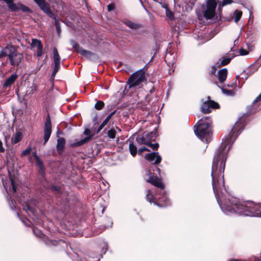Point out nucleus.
Returning <instances> with one entry per match:
<instances>
[{"mask_svg":"<svg viewBox=\"0 0 261 261\" xmlns=\"http://www.w3.org/2000/svg\"><path fill=\"white\" fill-rule=\"evenodd\" d=\"M245 126V119L240 118L217 150L212 167V186L220 207L226 215L238 214L261 217V203L241 202L237 198L230 196L224 186L223 172L227 153Z\"/></svg>","mask_w":261,"mask_h":261,"instance_id":"1","label":"nucleus"},{"mask_svg":"<svg viewBox=\"0 0 261 261\" xmlns=\"http://www.w3.org/2000/svg\"><path fill=\"white\" fill-rule=\"evenodd\" d=\"M145 179L147 182L161 189L160 194H156L155 196L152 195L151 191L148 190L146 196L147 200L150 203L153 202L154 205H157L159 207H166L170 205V201L167 194L163 191L164 185L161 180L157 177L153 176L149 171H146Z\"/></svg>","mask_w":261,"mask_h":261,"instance_id":"2","label":"nucleus"},{"mask_svg":"<svg viewBox=\"0 0 261 261\" xmlns=\"http://www.w3.org/2000/svg\"><path fill=\"white\" fill-rule=\"evenodd\" d=\"M198 123L194 129L195 134L202 142L207 143L211 140V118L209 116L203 117Z\"/></svg>","mask_w":261,"mask_h":261,"instance_id":"3","label":"nucleus"},{"mask_svg":"<svg viewBox=\"0 0 261 261\" xmlns=\"http://www.w3.org/2000/svg\"><path fill=\"white\" fill-rule=\"evenodd\" d=\"M8 57L11 65L18 66L23 60L22 54L19 53L16 47L7 45L0 51V59Z\"/></svg>","mask_w":261,"mask_h":261,"instance_id":"4","label":"nucleus"},{"mask_svg":"<svg viewBox=\"0 0 261 261\" xmlns=\"http://www.w3.org/2000/svg\"><path fill=\"white\" fill-rule=\"evenodd\" d=\"M3 185L7 193V200L10 208L14 210L16 207L17 204L14 197H15V193L16 192V180L14 177H10L11 186L8 184L7 180L2 178Z\"/></svg>","mask_w":261,"mask_h":261,"instance_id":"5","label":"nucleus"},{"mask_svg":"<svg viewBox=\"0 0 261 261\" xmlns=\"http://www.w3.org/2000/svg\"><path fill=\"white\" fill-rule=\"evenodd\" d=\"M145 80V72L142 69H140L131 75L127 81V84L129 88L140 87Z\"/></svg>","mask_w":261,"mask_h":261,"instance_id":"6","label":"nucleus"},{"mask_svg":"<svg viewBox=\"0 0 261 261\" xmlns=\"http://www.w3.org/2000/svg\"><path fill=\"white\" fill-rule=\"evenodd\" d=\"M218 3V0H207L205 6H202V12L205 18L206 19L214 18Z\"/></svg>","mask_w":261,"mask_h":261,"instance_id":"7","label":"nucleus"},{"mask_svg":"<svg viewBox=\"0 0 261 261\" xmlns=\"http://www.w3.org/2000/svg\"><path fill=\"white\" fill-rule=\"evenodd\" d=\"M38 5L39 8L45 13L48 17L53 19H56V15L51 10L49 4L45 0H33Z\"/></svg>","mask_w":261,"mask_h":261,"instance_id":"8","label":"nucleus"},{"mask_svg":"<svg viewBox=\"0 0 261 261\" xmlns=\"http://www.w3.org/2000/svg\"><path fill=\"white\" fill-rule=\"evenodd\" d=\"M156 134L155 132H151L149 133H143L141 137L137 138V141L139 144L148 145L151 141L155 140Z\"/></svg>","mask_w":261,"mask_h":261,"instance_id":"9","label":"nucleus"},{"mask_svg":"<svg viewBox=\"0 0 261 261\" xmlns=\"http://www.w3.org/2000/svg\"><path fill=\"white\" fill-rule=\"evenodd\" d=\"M219 107V104L217 102L209 99L202 103L201 110L204 113H208L211 112L212 109L218 108Z\"/></svg>","mask_w":261,"mask_h":261,"instance_id":"10","label":"nucleus"},{"mask_svg":"<svg viewBox=\"0 0 261 261\" xmlns=\"http://www.w3.org/2000/svg\"><path fill=\"white\" fill-rule=\"evenodd\" d=\"M53 60L54 64V71L51 74V79H54L60 69V57L57 49L56 47L53 48Z\"/></svg>","mask_w":261,"mask_h":261,"instance_id":"11","label":"nucleus"},{"mask_svg":"<svg viewBox=\"0 0 261 261\" xmlns=\"http://www.w3.org/2000/svg\"><path fill=\"white\" fill-rule=\"evenodd\" d=\"M51 133V124L49 115L48 114L45 123L44 128V144H45L49 140Z\"/></svg>","mask_w":261,"mask_h":261,"instance_id":"12","label":"nucleus"},{"mask_svg":"<svg viewBox=\"0 0 261 261\" xmlns=\"http://www.w3.org/2000/svg\"><path fill=\"white\" fill-rule=\"evenodd\" d=\"M84 134L87 136L85 138L81 139L80 141L75 142L70 144V146L72 147H75L81 146L82 145L89 142L92 138V135L91 134V130L89 128H86L84 130Z\"/></svg>","mask_w":261,"mask_h":261,"instance_id":"13","label":"nucleus"},{"mask_svg":"<svg viewBox=\"0 0 261 261\" xmlns=\"http://www.w3.org/2000/svg\"><path fill=\"white\" fill-rule=\"evenodd\" d=\"M145 158L149 161L154 160V164H155L160 163L162 160L161 156L159 154V153L155 152L146 154Z\"/></svg>","mask_w":261,"mask_h":261,"instance_id":"14","label":"nucleus"},{"mask_svg":"<svg viewBox=\"0 0 261 261\" xmlns=\"http://www.w3.org/2000/svg\"><path fill=\"white\" fill-rule=\"evenodd\" d=\"M100 256L95 255L94 253H90L85 255L79 261H99Z\"/></svg>","mask_w":261,"mask_h":261,"instance_id":"15","label":"nucleus"},{"mask_svg":"<svg viewBox=\"0 0 261 261\" xmlns=\"http://www.w3.org/2000/svg\"><path fill=\"white\" fill-rule=\"evenodd\" d=\"M22 210L25 211L29 216H35V208L31 206V204L28 202H25L24 204H22Z\"/></svg>","mask_w":261,"mask_h":261,"instance_id":"16","label":"nucleus"},{"mask_svg":"<svg viewBox=\"0 0 261 261\" xmlns=\"http://www.w3.org/2000/svg\"><path fill=\"white\" fill-rule=\"evenodd\" d=\"M227 70L226 68H223L222 69L218 71V80L219 82L221 83H224L227 77Z\"/></svg>","mask_w":261,"mask_h":261,"instance_id":"17","label":"nucleus"},{"mask_svg":"<svg viewBox=\"0 0 261 261\" xmlns=\"http://www.w3.org/2000/svg\"><path fill=\"white\" fill-rule=\"evenodd\" d=\"M5 2L9 9L12 11H16L19 9V7L14 3V0H0Z\"/></svg>","mask_w":261,"mask_h":261,"instance_id":"18","label":"nucleus"},{"mask_svg":"<svg viewBox=\"0 0 261 261\" xmlns=\"http://www.w3.org/2000/svg\"><path fill=\"white\" fill-rule=\"evenodd\" d=\"M65 139L64 138H60L57 140V150L59 153H61L64 148Z\"/></svg>","mask_w":261,"mask_h":261,"instance_id":"19","label":"nucleus"},{"mask_svg":"<svg viewBox=\"0 0 261 261\" xmlns=\"http://www.w3.org/2000/svg\"><path fill=\"white\" fill-rule=\"evenodd\" d=\"M16 77L17 75L16 74H12L6 80L5 83L4 84L3 86L4 87H7L11 86L14 83L16 79Z\"/></svg>","mask_w":261,"mask_h":261,"instance_id":"20","label":"nucleus"},{"mask_svg":"<svg viewBox=\"0 0 261 261\" xmlns=\"http://www.w3.org/2000/svg\"><path fill=\"white\" fill-rule=\"evenodd\" d=\"M22 134L20 132H16L12 137V143L16 144L19 142L22 138Z\"/></svg>","mask_w":261,"mask_h":261,"instance_id":"21","label":"nucleus"},{"mask_svg":"<svg viewBox=\"0 0 261 261\" xmlns=\"http://www.w3.org/2000/svg\"><path fill=\"white\" fill-rule=\"evenodd\" d=\"M230 60L231 59L230 58L224 57L221 59L219 60L217 64H218V66H224L229 63L230 61Z\"/></svg>","mask_w":261,"mask_h":261,"instance_id":"22","label":"nucleus"},{"mask_svg":"<svg viewBox=\"0 0 261 261\" xmlns=\"http://www.w3.org/2000/svg\"><path fill=\"white\" fill-rule=\"evenodd\" d=\"M42 46V45L41 42L40 40H39L37 39H32V43H31L32 48H34V49H37Z\"/></svg>","mask_w":261,"mask_h":261,"instance_id":"23","label":"nucleus"},{"mask_svg":"<svg viewBox=\"0 0 261 261\" xmlns=\"http://www.w3.org/2000/svg\"><path fill=\"white\" fill-rule=\"evenodd\" d=\"M261 101V93L254 100L253 103H252V107H253V109H254V112L256 111L257 110L259 106V105L257 103Z\"/></svg>","mask_w":261,"mask_h":261,"instance_id":"24","label":"nucleus"},{"mask_svg":"<svg viewBox=\"0 0 261 261\" xmlns=\"http://www.w3.org/2000/svg\"><path fill=\"white\" fill-rule=\"evenodd\" d=\"M129 149L130 154L133 156H135L137 154V147L133 142L129 143Z\"/></svg>","mask_w":261,"mask_h":261,"instance_id":"25","label":"nucleus"},{"mask_svg":"<svg viewBox=\"0 0 261 261\" xmlns=\"http://www.w3.org/2000/svg\"><path fill=\"white\" fill-rule=\"evenodd\" d=\"M232 3V0H223V1L222 2H220L219 3L218 11L220 12L221 11L222 7H223L227 5L230 4Z\"/></svg>","mask_w":261,"mask_h":261,"instance_id":"26","label":"nucleus"},{"mask_svg":"<svg viewBox=\"0 0 261 261\" xmlns=\"http://www.w3.org/2000/svg\"><path fill=\"white\" fill-rule=\"evenodd\" d=\"M37 86L36 85L32 84V85L28 87L27 90L26 94L28 95H31L33 94L34 91L36 90Z\"/></svg>","mask_w":261,"mask_h":261,"instance_id":"27","label":"nucleus"},{"mask_svg":"<svg viewBox=\"0 0 261 261\" xmlns=\"http://www.w3.org/2000/svg\"><path fill=\"white\" fill-rule=\"evenodd\" d=\"M36 166L40 169V173L43 175L44 174V166L42 161L39 158L38 160H36Z\"/></svg>","mask_w":261,"mask_h":261,"instance_id":"28","label":"nucleus"},{"mask_svg":"<svg viewBox=\"0 0 261 261\" xmlns=\"http://www.w3.org/2000/svg\"><path fill=\"white\" fill-rule=\"evenodd\" d=\"M242 15V12L241 11L239 10H236L234 12V21L235 22L237 23L240 19L241 18Z\"/></svg>","mask_w":261,"mask_h":261,"instance_id":"29","label":"nucleus"},{"mask_svg":"<svg viewBox=\"0 0 261 261\" xmlns=\"http://www.w3.org/2000/svg\"><path fill=\"white\" fill-rule=\"evenodd\" d=\"M79 51L81 55L87 57H90L92 55V53L91 52L85 50L83 48L79 49Z\"/></svg>","mask_w":261,"mask_h":261,"instance_id":"30","label":"nucleus"},{"mask_svg":"<svg viewBox=\"0 0 261 261\" xmlns=\"http://www.w3.org/2000/svg\"><path fill=\"white\" fill-rule=\"evenodd\" d=\"M116 132L113 128H112V129H110L109 130H108V132L107 133L108 136L111 139H114L116 136Z\"/></svg>","mask_w":261,"mask_h":261,"instance_id":"31","label":"nucleus"},{"mask_svg":"<svg viewBox=\"0 0 261 261\" xmlns=\"http://www.w3.org/2000/svg\"><path fill=\"white\" fill-rule=\"evenodd\" d=\"M32 151V147L29 146L27 147V149L23 150L21 153V156H27L30 154L31 152Z\"/></svg>","mask_w":261,"mask_h":261,"instance_id":"32","label":"nucleus"},{"mask_svg":"<svg viewBox=\"0 0 261 261\" xmlns=\"http://www.w3.org/2000/svg\"><path fill=\"white\" fill-rule=\"evenodd\" d=\"M166 9V16L170 19L172 20L174 19V14L171 12L167 7H164Z\"/></svg>","mask_w":261,"mask_h":261,"instance_id":"33","label":"nucleus"},{"mask_svg":"<svg viewBox=\"0 0 261 261\" xmlns=\"http://www.w3.org/2000/svg\"><path fill=\"white\" fill-rule=\"evenodd\" d=\"M104 102L102 101H98L95 105V108L96 110H100L104 106Z\"/></svg>","mask_w":261,"mask_h":261,"instance_id":"34","label":"nucleus"},{"mask_svg":"<svg viewBox=\"0 0 261 261\" xmlns=\"http://www.w3.org/2000/svg\"><path fill=\"white\" fill-rule=\"evenodd\" d=\"M126 24L129 28L131 29H136L138 27V25L132 21H129L126 22Z\"/></svg>","mask_w":261,"mask_h":261,"instance_id":"35","label":"nucleus"},{"mask_svg":"<svg viewBox=\"0 0 261 261\" xmlns=\"http://www.w3.org/2000/svg\"><path fill=\"white\" fill-rule=\"evenodd\" d=\"M55 20V25L56 26L57 32L58 34L60 33L61 31V28H60V24L59 22V20L57 19L56 18V19H54Z\"/></svg>","mask_w":261,"mask_h":261,"instance_id":"36","label":"nucleus"},{"mask_svg":"<svg viewBox=\"0 0 261 261\" xmlns=\"http://www.w3.org/2000/svg\"><path fill=\"white\" fill-rule=\"evenodd\" d=\"M116 111H113V112H112L111 114H110L104 120V121H103L106 124H107V123L109 122V121L110 120V119L112 118V117L113 116V115L115 113Z\"/></svg>","mask_w":261,"mask_h":261,"instance_id":"37","label":"nucleus"},{"mask_svg":"<svg viewBox=\"0 0 261 261\" xmlns=\"http://www.w3.org/2000/svg\"><path fill=\"white\" fill-rule=\"evenodd\" d=\"M116 111H113V112H112L111 114H110L104 120V121H103L106 124H107V123L109 122V121L110 120V119L112 118V117L113 116V115L115 113Z\"/></svg>","mask_w":261,"mask_h":261,"instance_id":"38","label":"nucleus"},{"mask_svg":"<svg viewBox=\"0 0 261 261\" xmlns=\"http://www.w3.org/2000/svg\"><path fill=\"white\" fill-rule=\"evenodd\" d=\"M116 111H113V112H112L111 114H110L104 120V121H103L106 124H107V123L109 122V121L110 120V119L112 118V117L113 116V115L115 113Z\"/></svg>","mask_w":261,"mask_h":261,"instance_id":"39","label":"nucleus"},{"mask_svg":"<svg viewBox=\"0 0 261 261\" xmlns=\"http://www.w3.org/2000/svg\"><path fill=\"white\" fill-rule=\"evenodd\" d=\"M116 111H113V112H112L111 114H110L104 120V121H103L106 124H107V123L109 122V121L110 120V119L112 118V117L113 116V115L115 113Z\"/></svg>","mask_w":261,"mask_h":261,"instance_id":"40","label":"nucleus"},{"mask_svg":"<svg viewBox=\"0 0 261 261\" xmlns=\"http://www.w3.org/2000/svg\"><path fill=\"white\" fill-rule=\"evenodd\" d=\"M33 231L34 234L36 235L37 237H41L42 233L40 230H38L37 229L34 228L33 229Z\"/></svg>","mask_w":261,"mask_h":261,"instance_id":"41","label":"nucleus"},{"mask_svg":"<svg viewBox=\"0 0 261 261\" xmlns=\"http://www.w3.org/2000/svg\"><path fill=\"white\" fill-rule=\"evenodd\" d=\"M37 57H41L43 54V47H41L39 48L36 49Z\"/></svg>","mask_w":261,"mask_h":261,"instance_id":"42","label":"nucleus"},{"mask_svg":"<svg viewBox=\"0 0 261 261\" xmlns=\"http://www.w3.org/2000/svg\"><path fill=\"white\" fill-rule=\"evenodd\" d=\"M147 145L151 147L153 149H157L159 147V144L157 143H155L154 144H152L150 142L149 143V144H148Z\"/></svg>","mask_w":261,"mask_h":261,"instance_id":"43","label":"nucleus"},{"mask_svg":"<svg viewBox=\"0 0 261 261\" xmlns=\"http://www.w3.org/2000/svg\"><path fill=\"white\" fill-rule=\"evenodd\" d=\"M240 54L242 56H245L248 54V51L245 49L241 48L239 50Z\"/></svg>","mask_w":261,"mask_h":261,"instance_id":"44","label":"nucleus"},{"mask_svg":"<svg viewBox=\"0 0 261 261\" xmlns=\"http://www.w3.org/2000/svg\"><path fill=\"white\" fill-rule=\"evenodd\" d=\"M218 66H216L215 65H213L211 67V74L212 75H214L216 73V70L217 69Z\"/></svg>","mask_w":261,"mask_h":261,"instance_id":"45","label":"nucleus"},{"mask_svg":"<svg viewBox=\"0 0 261 261\" xmlns=\"http://www.w3.org/2000/svg\"><path fill=\"white\" fill-rule=\"evenodd\" d=\"M221 89L223 93L227 95H230L231 93V91L229 90H227L223 88H221Z\"/></svg>","mask_w":261,"mask_h":261,"instance_id":"46","label":"nucleus"},{"mask_svg":"<svg viewBox=\"0 0 261 261\" xmlns=\"http://www.w3.org/2000/svg\"><path fill=\"white\" fill-rule=\"evenodd\" d=\"M108 249V245L107 243H104L102 246V252L103 254H105Z\"/></svg>","mask_w":261,"mask_h":261,"instance_id":"47","label":"nucleus"},{"mask_svg":"<svg viewBox=\"0 0 261 261\" xmlns=\"http://www.w3.org/2000/svg\"><path fill=\"white\" fill-rule=\"evenodd\" d=\"M108 11H111L115 9V5L114 4H111L107 7Z\"/></svg>","mask_w":261,"mask_h":261,"instance_id":"48","label":"nucleus"},{"mask_svg":"<svg viewBox=\"0 0 261 261\" xmlns=\"http://www.w3.org/2000/svg\"><path fill=\"white\" fill-rule=\"evenodd\" d=\"M106 124L103 122H102V123L100 125V126L98 127L97 130V133H98L100 131H101V130H102V129L103 128V127L106 125Z\"/></svg>","mask_w":261,"mask_h":261,"instance_id":"49","label":"nucleus"},{"mask_svg":"<svg viewBox=\"0 0 261 261\" xmlns=\"http://www.w3.org/2000/svg\"><path fill=\"white\" fill-rule=\"evenodd\" d=\"M145 151H149V149H147L145 147H143L139 148L138 150L139 153H141L142 152H143Z\"/></svg>","mask_w":261,"mask_h":261,"instance_id":"50","label":"nucleus"},{"mask_svg":"<svg viewBox=\"0 0 261 261\" xmlns=\"http://www.w3.org/2000/svg\"><path fill=\"white\" fill-rule=\"evenodd\" d=\"M71 44L74 48H76L78 46V44L73 40L71 41Z\"/></svg>","mask_w":261,"mask_h":261,"instance_id":"51","label":"nucleus"},{"mask_svg":"<svg viewBox=\"0 0 261 261\" xmlns=\"http://www.w3.org/2000/svg\"><path fill=\"white\" fill-rule=\"evenodd\" d=\"M5 151V148L4 147H3V143L0 140V152H4Z\"/></svg>","mask_w":261,"mask_h":261,"instance_id":"52","label":"nucleus"},{"mask_svg":"<svg viewBox=\"0 0 261 261\" xmlns=\"http://www.w3.org/2000/svg\"><path fill=\"white\" fill-rule=\"evenodd\" d=\"M50 188H51V190L53 191L59 192V189L56 186H51Z\"/></svg>","mask_w":261,"mask_h":261,"instance_id":"53","label":"nucleus"},{"mask_svg":"<svg viewBox=\"0 0 261 261\" xmlns=\"http://www.w3.org/2000/svg\"><path fill=\"white\" fill-rule=\"evenodd\" d=\"M22 6L23 7L22 10L23 12H30V10L28 7H25V6Z\"/></svg>","mask_w":261,"mask_h":261,"instance_id":"54","label":"nucleus"},{"mask_svg":"<svg viewBox=\"0 0 261 261\" xmlns=\"http://www.w3.org/2000/svg\"><path fill=\"white\" fill-rule=\"evenodd\" d=\"M32 154H33V155L34 156V157L35 158V160H38V159L39 158V156L37 154L36 151L33 152Z\"/></svg>","mask_w":261,"mask_h":261,"instance_id":"55","label":"nucleus"},{"mask_svg":"<svg viewBox=\"0 0 261 261\" xmlns=\"http://www.w3.org/2000/svg\"><path fill=\"white\" fill-rule=\"evenodd\" d=\"M256 70H257V68H256L254 69L252 71H250L249 72L248 71L249 74H251Z\"/></svg>","mask_w":261,"mask_h":261,"instance_id":"56","label":"nucleus"},{"mask_svg":"<svg viewBox=\"0 0 261 261\" xmlns=\"http://www.w3.org/2000/svg\"><path fill=\"white\" fill-rule=\"evenodd\" d=\"M116 128L117 129V130H118L119 132L121 131V129L119 128L118 127H116Z\"/></svg>","mask_w":261,"mask_h":261,"instance_id":"57","label":"nucleus"},{"mask_svg":"<svg viewBox=\"0 0 261 261\" xmlns=\"http://www.w3.org/2000/svg\"><path fill=\"white\" fill-rule=\"evenodd\" d=\"M253 67H254L253 66H251V67H250V70H251V69H252V68H253Z\"/></svg>","mask_w":261,"mask_h":261,"instance_id":"58","label":"nucleus"},{"mask_svg":"<svg viewBox=\"0 0 261 261\" xmlns=\"http://www.w3.org/2000/svg\"><path fill=\"white\" fill-rule=\"evenodd\" d=\"M157 170H158V171L159 172H160V169L159 168H157Z\"/></svg>","mask_w":261,"mask_h":261,"instance_id":"59","label":"nucleus"}]
</instances>
